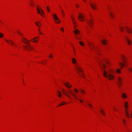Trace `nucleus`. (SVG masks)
Masks as SVG:
<instances>
[{
  "label": "nucleus",
  "mask_w": 132,
  "mask_h": 132,
  "mask_svg": "<svg viewBox=\"0 0 132 132\" xmlns=\"http://www.w3.org/2000/svg\"><path fill=\"white\" fill-rule=\"evenodd\" d=\"M46 9H47V11L48 12H50V8L48 6H46Z\"/></svg>",
  "instance_id": "473e14b6"
},
{
  "label": "nucleus",
  "mask_w": 132,
  "mask_h": 132,
  "mask_svg": "<svg viewBox=\"0 0 132 132\" xmlns=\"http://www.w3.org/2000/svg\"><path fill=\"white\" fill-rule=\"evenodd\" d=\"M57 96H58L59 97H61V96H62V95H61V92L59 91H57Z\"/></svg>",
  "instance_id": "4be33fe9"
},
{
  "label": "nucleus",
  "mask_w": 132,
  "mask_h": 132,
  "mask_svg": "<svg viewBox=\"0 0 132 132\" xmlns=\"http://www.w3.org/2000/svg\"><path fill=\"white\" fill-rule=\"evenodd\" d=\"M76 68L77 69V72H78V74H79V72H80L82 73V76H81L80 75H79V76L82 78H85V77L84 76V74L82 73V71L81 69V68L79 67H78V66H77Z\"/></svg>",
  "instance_id": "39448f33"
},
{
  "label": "nucleus",
  "mask_w": 132,
  "mask_h": 132,
  "mask_svg": "<svg viewBox=\"0 0 132 132\" xmlns=\"http://www.w3.org/2000/svg\"><path fill=\"white\" fill-rule=\"evenodd\" d=\"M107 62V63H108V62Z\"/></svg>",
  "instance_id": "680f3d73"
},
{
  "label": "nucleus",
  "mask_w": 132,
  "mask_h": 132,
  "mask_svg": "<svg viewBox=\"0 0 132 132\" xmlns=\"http://www.w3.org/2000/svg\"><path fill=\"white\" fill-rule=\"evenodd\" d=\"M123 122V123L125 124V120H124L123 119H122Z\"/></svg>",
  "instance_id": "de8ad7c7"
},
{
  "label": "nucleus",
  "mask_w": 132,
  "mask_h": 132,
  "mask_svg": "<svg viewBox=\"0 0 132 132\" xmlns=\"http://www.w3.org/2000/svg\"><path fill=\"white\" fill-rule=\"evenodd\" d=\"M75 92L77 93L78 92L77 90L76 89H75L74 90Z\"/></svg>",
  "instance_id": "58836bf2"
},
{
  "label": "nucleus",
  "mask_w": 132,
  "mask_h": 132,
  "mask_svg": "<svg viewBox=\"0 0 132 132\" xmlns=\"http://www.w3.org/2000/svg\"><path fill=\"white\" fill-rule=\"evenodd\" d=\"M53 57V55L52 54H50V55L49 56V57L50 58H52Z\"/></svg>",
  "instance_id": "a19ab883"
},
{
  "label": "nucleus",
  "mask_w": 132,
  "mask_h": 132,
  "mask_svg": "<svg viewBox=\"0 0 132 132\" xmlns=\"http://www.w3.org/2000/svg\"><path fill=\"white\" fill-rule=\"evenodd\" d=\"M63 84L67 87L70 88L72 87L71 85L68 82H66V83H63Z\"/></svg>",
  "instance_id": "f8f14e48"
},
{
  "label": "nucleus",
  "mask_w": 132,
  "mask_h": 132,
  "mask_svg": "<svg viewBox=\"0 0 132 132\" xmlns=\"http://www.w3.org/2000/svg\"><path fill=\"white\" fill-rule=\"evenodd\" d=\"M93 21V20L92 19L91 20H89L87 22V23L88 24L89 26L92 28V24H93V22H92Z\"/></svg>",
  "instance_id": "9b49d317"
},
{
  "label": "nucleus",
  "mask_w": 132,
  "mask_h": 132,
  "mask_svg": "<svg viewBox=\"0 0 132 132\" xmlns=\"http://www.w3.org/2000/svg\"><path fill=\"white\" fill-rule=\"evenodd\" d=\"M75 37L76 38L78 39H80V38H78L77 36H75Z\"/></svg>",
  "instance_id": "49530a36"
},
{
  "label": "nucleus",
  "mask_w": 132,
  "mask_h": 132,
  "mask_svg": "<svg viewBox=\"0 0 132 132\" xmlns=\"http://www.w3.org/2000/svg\"><path fill=\"white\" fill-rule=\"evenodd\" d=\"M128 71L130 72H131L132 71V68H128Z\"/></svg>",
  "instance_id": "7c9ffc66"
},
{
  "label": "nucleus",
  "mask_w": 132,
  "mask_h": 132,
  "mask_svg": "<svg viewBox=\"0 0 132 132\" xmlns=\"http://www.w3.org/2000/svg\"><path fill=\"white\" fill-rule=\"evenodd\" d=\"M87 103V104L88 105L90 106V107L92 108H93V106H92V105H91V104H89V103H88V102Z\"/></svg>",
  "instance_id": "e433bc0d"
},
{
  "label": "nucleus",
  "mask_w": 132,
  "mask_h": 132,
  "mask_svg": "<svg viewBox=\"0 0 132 132\" xmlns=\"http://www.w3.org/2000/svg\"><path fill=\"white\" fill-rule=\"evenodd\" d=\"M109 13L110 14V15L111 17V18H113V13L110 12H109Z\"/></svg>",
  "instance_id": "c85d7f7f"
},
{
  "label": "nucleus",
  "mask_w": 132,
  "mask_h": 132,
  "mask_svg": "<svg viewBox=\"0 0 132 132\" xmlns=\"http://www.w3.org/2000/svg\"><path fill=\"white\" fill-rule=\"evenodd\" d=\"M73 50H74V48L73 47Z\"/></svg>",
  "instance_id": "e2e57ef3"
},
{
  "label": "nucleus",
  "mask_w": 132,
  "mask_h": 132,
  "mask_svg": "<svg viewBox=\"0 0 132 132\" xmlns=\"http://www.w3.org/2000/svg\"><path fill=\"white\" fill-rule=\"evenodd\" d=\"M24 82V80H23V82Z\"/></svg>",
  "instance_id": "69168bd1"
},
{
  "label": "nucleus",
  "mask_w": 132,
  "mask_h": 132,
  "mask_svg": "<svg viewBox=\"0 0 132 132\" xmlns=\"http://www.w3.org/2000/svg\"><path fill=\"white\" fill-rule=\"evenodd\" d=\"M61 12L62 13L63 15V16H64V11L62 9H61Z\"/></svg>",
  "instance_id": "c9c22d12"
},
{
  "label": "nucleus",
  "mask_w": 132,
  "mask_h": 132,
  "mask_svg": "<svg viewBox=\"0 0 132 132\" xmlns=\"http://www.w3.org/2000/svg\"><path fill=\"white\" fill-rule=\"evenodd\" d=\"M101 42L103 44L105 45H106V40H102Z\"/></svg>",
  "instance_id": "b1692460"
},
{
  "label": "nucleus",
  "mask_w": 132,
  "mask_h": 132,
  "mask_svg": "<svg viewBox=\"0 0 132 132\" xmlns=\"http://www.w3.org/2000/svg\"><path fill=\"white\" fill-rule=\"evenodd\" d=\"M17 32L18 33V34H20V35H23L22 34H21L18 31H17Z\"/></svg>",
  "instance_id": "a18cd8bd"
},
{
  "label": "nucleus",
  "mask_w": 132,
  "mask_h": 132,
  "mask_svg": "<svg viewBox=\"0 0 132 132\" xmlns=\"http://www.w3.org/2000/svg\"><path fill=\"white\" fill-rule=\"evenodd\" d=\"M83 0V1H85V0Z\"/></svg>",
  "instance_id": "052dcab7"
},
{
  "label": "nucleus",
  "mask_w": 132,
  "mask_h": 132,
  "mask_svg": "<svg viewBox=\"0 0 132 132\" xmlns=\"http://www.w3.org/2000/svg\"><path fill=\"white\" fill-rule=\"evenodd\" d=\"M127 31L129 33H132V29L128 28L127 27H125Z\"/></svg>",
  "instance_id": "ddd939ff"
},
{
  "label": "nucleus",
  "mask_w": 132,
  "mask_h": 132,
  "mask_svg": "<svg viewBox=\"0 0 132 132\" xmlns=\"http://www.w3.org/2000/svg\"><path fill=\"white\" fill-rule=\"evenodd\" d=\"M99 64L100 67L101 69H105L106 65L105 64L102 63V64L101 65L100 63H99Z\"/></svg>",
  "instance_id": "4468645a"
},
{
  "label": "nucleus",
  "mask_w": 132,
  "mask_h": 132,
  "mask_svg": "<svg viewBox=\"0 0 132 132\" xmlns=\"http://www.w3.org/2000/svg\"><path fill=\"white\" fill-rule=\"evenodd\" d=\"M100 112L101 114L105 116V114L104 113V111L102 110L101 109L100 110Z\"/></svg>",
  "instance_id": "a878e982"
},
{
  "label": "nucleus",
  "mask_w": 132,
  "mask_h": 132,
  "mask_svg": "<svg viewBox=\"0 0 132 132\" xmlns=\"http://www.w3.org/2000/svg\"><path fill=\"white\" fill-rule=\"evenodd\" d=\"M74 33L76 35H78L80 33V31L78 29H75L74 31Z\"/></svg>",
  "instance_id": "412c9836"
},
{
  "label": "nucleus",
  "mask_w": 132,
  "mask_h": 132,
  "mask_svg": "<svg viewBox=\"0 0 132 132\" xmlns=\"http://www.w3.org/2000/svg\"><path fill=\"white\" fill-rule=\"evenodd\" d=\"M28 65H29V64H27Z\"/></svg>",
  "instance_id": "0e129e2a"
},
{
  "label": "nucleus",
  "mask_w": 132,
  "mask_h": 132,
  "mask_svg": "<svg viewBox=\"0 0 132 132\" xmlns=\"http://www.w3.org/2000/svg\"><path fill=\"white\" fill-rule=\"evenodd\" d=\"M68 91L70 93L71 95L73 96L77 100L79 101L80 102L83 103V102L79 98L76 96L73 92L71 90H70L69 89H68Z\"/></svg>",
  "instance_id": "20e7f679"
},
{
  "label": "nucleus",
  "mask_w": 132,
  "mask_h": 132,
  "mask_svg": "<svg viewBox=\"0 0 132 132\" xmlns=\"http://www.w3.org/2000/svg\"><path fill=\"white\" fill-rule=\"evenodd\" d=\"M76 7H79V6H78L77 5H76Z\"/></svg>",
  "instance_id": "603ef678"
},
{
  "label": "nucleus",
  "mask_w": 132,
  "mask_h": 132,
  "mask_svg": "<svg viewBox=\"0 0 132 132\" xmlns=\"http://www.w3.org/2000/svg\"><path fill=\"white\" fill-rule=\"evenodd\" d=\"M62 92L64 94L67 96L69 98H71L70 96L68 95L69 93L67 92L65 90L63 89H62Z\"/></svg>",
  "instance_id": "9d476101"
},
{
  "label": "nucleus",
  "mask_w": 132,
  "mask_h": 132,
  "mask_svg": "<svg viewBox=\"0 0 132 132\" xmlns=\"http://www.w3.org/2000/svg\"><path fill=\"white\" fill-rule=\"evenodd\" d=\"M38 30H39V33L41 34H42L40 32V29H38Z\"/></svg>",
  "instance_id": "09e8293b"
},
{
  "label": "nucleus",
  "mask_w": 132,
  "mask_h": 132,
  "mask_svg": "<svg viewBox=\"0 0 132 132\" xmlns=\"http://www.w3.org/2000/svg\"><path fill=\"white\" fill-rule=\"evenodd\" d=\"M61 30L62 31V32H63L64 31V30H63V28H61Z\"/></svg>",
  "instance_id": "79ce46f5"
},
{
  "label": "nucleus",
  "mask_w": 132,
  "mask_h": 132,
  "mask_svg": "<svg viewBox=\"0 0 132 132\" xmlns=\"http://www.w3.org/2000/svg\"><path fill=\"white\" fill-rule=\"evenodd\" d=\"M37 12L38 14H40L41 16L43 17L44 16L43 14H44V12L43 10L41 9L40 7L39 8L37 7L36 9Z\"/></svg>",
  "instance_id": "0eeeda50"
},
{
  "label": "nucleus",
  "mask_w": 132,
  "mask_h": 132,
  "mask_svg": "<svg viewBox=\"0 0 132 132\" xmlns=\"http://www.w3.org/2000/svg\"><path fill=\"white\" fill-rule=\"evenodd\" d=\"M74 28H76V27H75V25H74Z\"/></svg>",
  "instance_id": "bf43d9fd"
},
{
  "label": "nucleus",
  "mask_w": 132,
  "mask_h": 132,
  "mask_svg": "<svg viewBox=\"0 0 132 132\" xmlns=\"http://www.w3.org/2000/svg\"><path fill=\"white\" fill-rule=\"evenodd\" d=\"M22 39L24 40L27 41L28 42V43L27 42H25L24 40H22V41L23 43H26L28 45V46L26 45H23V47L24 49L27 51H28L29 49L30 50H32L33 49V48L30 46L29 45L30 42L29 41H28L27 40L24 38H23Z\"/></svg>",
  "instance_id": "f257e3e1"
},
{
  "label": "nucleus",
  "mask_w": 132,
  "mask_h": 132,
  "mask_svg": "<svg viewBox=\"0 0 132 132\" xmlns=\"http://www.w3.org/2000/svg\"><path fill=\"white\" fill-rule=\"evenodd\" d=\"M121 97L124 99H125L127 98V96L126 94L125 93H122L121 95Z\"/></svg>",
  "instance_id": "aec40b11"
},
{
  "label": "nucleus",
  "mask_w": 132,
  "mask_h": 132,
  "mask_svg": "<svg viewBox=\"0 0 132 132\" xmlns=\"http://www.w3.org/2000/svg\"><path fill=\"white\" fill-rule=\"evenodd\" d=\"M131 113V117L132 118V112L131 111H130Z\"/></svg>",
  "instance_id": "864d4df0"
},
{
  "label": "nucleus",
  "mask_w": 132,
  "mask_h": 132,
  "mask_svg": "<svg viewBox=\"0 0 132 132\" xmlns=\"http://www.w3.org/2000/svg\"><path fill=\"white\" fill-rule=\"evenodd\" d=\"M65 104V103L64 102H63L62 103H61V104H61V105H64Z\"/></svg>",
  "instance_id": "4c0bfd02"
},
{
  "label": "nucleus",
  "mask_w": 132,
  "mask_h": 132,
  "mask_svg": "<svg viewBox=\"0 0 132 132\" xmlns=\"http://www.w3.org/2000/svg\"><path fill=\"white\" fill-rule=\"evenodd\" d=\"M72 21H73V20H75V19L74 18H72Z\"/></svg>",
  "instance_id": "3c124183"
},
{
  "label": "nucleus",
  "mask_w": 132,
  "mask_h": 132,
  "mask_svg": "<svg viewBox=\"0 0 132 132\" xmlns=\"http://www.w3.org/2000/svg\"><path fill=\"white\" fill-rule=\"evenodd\" d=\"M124 106L125 108V113L126 116L128 118L130 117V114L128 112V110L127 109L128 107V103L127 102H124Z\"/></svg>",
  "instance_id": "f03ea898"
},
{
  "label": "nucleus",
  "mask_w": 132,
  "mask_h": 132,
  "mask_svg": "<svg viewBox=\"0 0 132 132\" xmlns=\"http://www.w3.org/2000/svg\"><path fill=\"white\" fill-rule=\"evenodd\" d=\"M120 29L121 30L122 32L123 31V29L122 28V27H120Z\"/></svg>",
  "instance_id": "ea45409f"
},
{
  "label": "nucleus",
  "mask_w": 132,
  "mask_h": 132,
  "mask_svg": "<svg viewBox=\"0 0 132 132\" xmlns=\"http://www.w3.org/2000/svg\"><path fill=\"white\" fill-rule=\"evenodd\" d=\"M90 48H91V49L93 50H94V49L93 48H94L95 47L94 46V44H91L90 45Z\"/></svg>",
  "instance_id": "cd10ccee"
},
{
  "label": "nucleus",
  "mask_w": 132,
  "mask_h": 132,
  "mask_svg": "<svg viewBox=\"0 0 132 132\" xmlns=\"http://www.w3.org/2000/svg\"><path fill=\"white\" fill-rule=\"evenodd\" d=\"M114 110H116V108H115V107H114Z\"/></svg>",
  "instance_id": "13d9d810"
},
{
  "label": "nucleus",
  "mask_w": 132,
  "mask_h": 132,
  "mask_svg": "<svg viewBox=\"0 0 132 132\" xmlns=\"http://www.w3.org/2000/svg\"><path fill=\"white\" fill-rule=\"evenodd\" d=\"M110 71H109L106 72L105 71H104L103 74L105 77H107L108 79L111 80L113 79V77L112 75L109 74Z\"/></svg>",
  "instance_id": "7ed1b4c3"
},
{
  "label": "nucleus",
  "mask_w": 132,
  "mask_h": 132,
  "mask_svg": "<svg viewBox=\"0 0 132 132\" xmlns=\"http://www.w3.org/2000/svg\"><path fill=\"white\" fill-rule=\"evenodd\" d=\"M116 71L117 73H120V72H121L120 70V69H117L116 70Z\"/></svg>",
  "instance_id": "c756f323"
},
{
  "label": "nucleus",
  "mask_w": 132,
  "mask_h": 132,
  "mask_svg": "<svg viewBox=\"0 0 132 132\" xmlns=\"http://www.w3.org/2000/svg\"><path fill=\"white\" fill-rule=\"evenodd\" d=\"M33 2L32 1H30V4L31 6H35V5L33 4Z\"/></svg>",
  "instance_id": "bb28decb"
},
{
  "label": "nucleus",
  "mask_w": 132,
  "mask_h": 132,
  "mask_svg": "<svg viewBox=\"0 0 132 132\" xmlns=\"http://www.w3.org/2000/svg\"><path fill=\"white\" fill-rule=\"evenodd\" d=\"M59 6V7H60V9L61 10V9H62V8H61V7L60 6Z\"/></svg>",
  "instance_id": "5fc2aeb1"
},
{
  "label": "nucleus",
  "mask_w": 132,
  "mask_h": 132,
  "mask_svg": "<svg viewBox=\"0 0 132 132\" xmlns=\"http://www.w3.org/2000/svg\"><path fill=\"white\" fill-rule=\"evenodd\" d=\"M121 59L123 62L125 63H126V61H125L126 57L123 55H121Z\"/></svg>",
  "instance_id": "dca6fc26"
},
{
  "label": "nucleus",
  "mask_w": 132,
  "mask_h": 132,
  "mask_svg": "<svg viewBox=\"0 0 132 132\" xmlns=\"http://www.w3.org/2000/svg\"><path fill=\"white\" fill-rule=\"evenodd\" d=\"M61 106V104H59L58 105V106Z\"/></svg>",
  "instance_id": "6e6d98bb"
},
{
  "label": "nucleus",
  "mask_w": 132,
  "mask_h": 132,
  "mask_svg": "<svg viewBox=\"0 0 132 132\" xmlns=\"http://www.w3.org/2000/svg\"><path fill=\"white\" fill-rule=\"evenodd\" d=\"M81 92H82L83 93V94H84V93L85 92H84V90H81Z\"/></svg>",
  "instance_id": "37998d69"
},
{
  "label": "nucleus",
  "mask_w": 132,
  "mask_h": 132,
  "mask_svg": "<svg viewBox=\"0 0 132 132\" xmlns=\"http://www.w3.org/2000/svg\"><path fill=\"white\" fill-rule=\"evenodd\" d=\"M54 19L55 20H58L57 22H56V23H60V22L61 21L58 18L57 16V15L56 14H54L53 15Z\"/></svg>",
  "instance_id": "1a4fd4ad"
},
{
  "label": "nucleus",
  "mask_w": 132,
  "mask_h": 132,
  "mask_svg": "<svg viewBox=\"0 0 132 132\" xmlns=\"http://www.w3.org/2000/svg\"><path fill=\"white\" fill-rule=\"evenodd\" d=\"M125 38L128 44L129 45H130L131 44V41L128 39V38L126 36H125Z\"/></svg>",
  "instance_id": "f3484780"
},
{
  "label": "nucleus",
  "mask_w": 132,
  "mask_h": 132,
  "mask_svg": "<svg viewBox=\"0 0 132 132\" xmlns=\"http://www.w3.org/2000/svg\"><path fill=\"white\" fill-rule=\"evenodd\" d=\"M126 128L127 129V131L128 132H129L130 131V130L129 129L127 128L126 127Z\"/></svg>",
  "instance_id": "c03bdc74"
},
{
  "label": "nucleus",
  "mask_w": 132,
  "mask_h": 132,
  "mask_svg": "<svg viewBox=\"0 0 132 132\" xmlns=\"http://www.w3.org/2000/svg\"><path fill=\"white\" fill-rule=\"evenodd\" d=\"M0 21H1V20H0Z\"/></svg>",
  "instance_id": "338daca9"
},
{
  "label": "nucleus",
  "mask_w": 132,
  "mask_h": 132,
  "mask_svg": "<svg viewBox=\"0 0 132 132\" xmlns=\"http://www.w3.org/2000/svg\"><path fill=\"white\" fill-rule=\"evenodd\" d=\"M84 17V15H82L81 13H80L79 14V15L78 18L80 21L82 22L84 20V19H83Z\"/></svg>",
  "instance_id": "6e6552de"
},
{
  "label": "nucleus",
  "mask_w": 132,
  "mask_h": 132,
  "mask_svg": "<svg viewBox=\"0 0 132 132\" xmlns=\"http://www.w3.org/2000/svg\"><path fill=\"white\" fill-rule=\"evenodd\" d=\"M118 85L119 87H120L122 85V79L120 77H118L117 78Z\"/></svg>",
  "instance_id": "423d86ee"
},
{
  "label": "nucleus",
  "mask_w": 132,
  "mask_h": 132,
  "mask_svg": "<svg viewBox=\"0 0 132 132\" xmlns=\"http://www.w3.org/2000/svg\"><path fill=\"white\" fill-rule=\"evenodd\" d=\"M107 8H108V9H109V6H108L107 7Z\"/></svg>",
  "instance_id": "4d7b16f0"
},
{
  "label": "nucleus",
  "mask_w": 132,
  "mask_h": 132,
  "mask_svg": "<svg viewBox=\"0 0 132 132\" xmlns=\"http://www.w3.org/2000/svg\"><path fill=\"white\" fill-rule=\"evenodd\" d=\"M3 34L1 33H0V38L3 37Z\"/></svg>",
  "instance_id": "72a5a7b5"
},
{
  "label": "nucleus",
  "mask_w": 132,
  "mask_h": 132,
  "mask_svg": "<svg viewBox=\"0 0 132 132\" xmlns=\"http://www.w3.org/2000/svg\"><path fill=\"white\" fill-rule=\"evenodd\" d=\"M79 43L82 46H84V43L83 42L81 41L79 42Z\"/></svg>",
  "instance_id": "2f4dec72"
},
{
  "label": "nucleus",
  "mask_w": 132,
  "mask_h": 132,
  "mask_svg": "<svg viewBox=\"0 0 132 132\" xmlns=\"http://www.w3.org/2000/svg\"><path fill=\"white\" fill-rule=\"evenodd\" d=\"M119 64L121 66V69H122L123 68V66H125L124 64H123L121 62H119Z\"/></svg>",
  "instance_id": "393cba45"
},
{
  "label": "nucleus",
  "mask_w": 132,
  "mask_h": 132,
  "mask_svg": "<svg viewBox=\"0 0 132 132\" xmlns=\"http://www.w3.org/2000/svg\"><path fill=\"white\" fill-rule=\"evenodd\" d=\"M90 5L91 6V7L94 10H96V7L95 6H96V4H90Z\"/></svg>",
  "instance_id": "6ab92c4d"
},
{
  "label": "nucleus",
  "mask_w": 132,
  "mask_h": 132,
  "mask_svg": "<svg viewBox=\"0 0 132 132\" xmlns=\"http://www.w3.org/2000/svg\"><path fill=\"white\" fill-rule=\"evenodd\" d=\"M38 23H40L39 22H35V24L38 27L40 26L38 24Z\"/></svg>",
  "instance_id": "f704fd0d"
},
{
  "label": "nucleus",
  "mask_w": 132,
  "mask_h": 132,
  "mask_svg": "<svg viewBox=\"0 0 132 132\" xmlns=\"http://www.w3.org/2000/svg\"><path fill=\"white\" fill-rule=\"evenodd\" d=\"M73 21V24H74V25H75V22H74L73 21Z\"/></svg>",
  "instance_id": "8fccbe9b"
},
{
  "label": "nucleus",
  "mask_w": 132,
  "mask_h": 132,
  "mask_svg": "<svg viewBox=\"0 0 132 132\" xmlns=\"http://www.w3.org/2000/svg\"><path fill=\"white\" fill-rule=\"evenodd\" d=\"M6 42L8 43H10L12 44V45H14V46H16L15 45L13 42L12 40H9V41L6 40Z\"/></svg>",
  "instance_id": "a211bd4d"
},
{
  "label": "nucleus",
  "mask_w": 132,
  "mask_h": 132,
  "mask_svg": "<svg viewBox=\"0 0 132 132\" xmlns=\"http://www.w3.org/2000/svg\"><path fill=\"white\" fill-rule=\"evenodd\" d=\"M72 62L74 64H75L76 63V61L74 58H73L72 60Z\"/></svg>",
  "instance_id": "5701e85b"
},
{
  "label": "nucleus",
  "mask_w": 132,
  "mask_h": 132,
  "mask_svg": "<svg viewBox=\"0 0 132 132\" xmlns=\"http://www.w3.org/2000/svg\"><path fill=\"white\" fill-rule=\"evenodd\" d=\"M37 38V37H34L33 39H31V41L32 42H33L35 43H37L38 41V40H36V38Z\"/></svg>",
  "instance_id": "2eb2a0df"
}]
</instances>
